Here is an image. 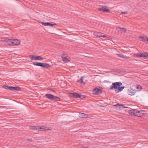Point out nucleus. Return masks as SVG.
I'll list each match as a JSON object with an SVG mask.
<instances>
[{"instance_id": "nucleus-37", "label": "nucleus", "mask_w": 148, "mask_h": 148, "mask_svg": "<svg viewBox=\"0 0 148 148\" xmlns=\"http://www.w3.org/2000/svg\"><path fill=\"white\" fill-rule=\"evenodd\" d=\"M27 141H30V142H32V140L30 139H28L27 140Z\"/></svg>"}, {"instance_id": "nucleus-1", "label": "nucleus", "mask_w": 148, "mask_h": 148, "mask_svg": "<svg viewBox=\"0 0 148 148\" xmlns=\"http://www.w3.org/2000/svg\"><path fill=\"white\" fill-rule=\"evenodd\" d=\"M143 111L141 110H138L136 109H132L129 112L130 114L136 116L138 117H141L143 116L144 113H143Z\"/></svg>"}, {"instance_id": "nucleus-11", "label": "nucleus", "mask_w": 148, "mask_h": 148, "mask_svg": "<svg viewBox=\"0 0 148 148\" xmlns=\"http://www.w3.org/2000/svg\"><path fill=\"white\" fill-rule=\"evenodd\" d=\"M12 39H9L7 38H5L4 39V41L6 43L9 45H12Z\"/></svg>"}, {"instance_id": "nucleus-13", "label": "nucleus", "mask_w": 148, "mask_h": 148, "mask_svg": "<svg viewBox=\"0 0 148 148\" xmlns=\"http://www.w3.org/2000/svg\"><path fill=\"white\" fill-rule=\"evenodd\" d=\"M13 88L12 89V91H16L17 90L20 91L21 90V88L18 86H15V87H12Z\"/></svg>"}, {"instance_id": "nucleus-27", "label": "nucleus", "mask_w": 148, "mask_h": 148, "mask_svg": "<svg viewBox=\"0 0 148 148\" xmlns=\"http://www.w3.org/2000/svg\"><path fill=\"white\" fill-rule=\"evenodd\" d=\"M50 130L49 129L48 127H44L43 130V131H48V130Z\"/></svg>"}, {"instance_id": "nucleus-40", "label": "nucleus", "mask_w": 148, "mask_h": 148, "mask_svg": "<svg viewBox=\"0 0 148 148\" xmlns=\"http://www.w3.org/2000/svg\"><path fill=\"white\" fill-rule=\"evenodd\" d=\"M147 41H148V38H147Z\"/></svg>"}, {"instance_id": "nucleus-24", "label": "nucleus", "mask_w": 148, "mask_h": 148, "mask_svg": "<svg viewBox=\"0 0 148 148\" xmlns=\"http://www.w3.org/2000/svg\"><path fill=\"white\" fill-rule=\"evenodd\" d=\"M29 57L32 60H35V56H34V55H30L29 56Z\"/></svg>"}, {"instance_id": "nucleus-12", "label": "nucleus", "mask_w": 148, "mask_h": 148, "mask_svg": "<svg viewBox=\"0 0 148 148\" xmlns=\"http://www.w3.org/2000/svg\"><path fill=\"white\" fill-rule=\"evenodd\" d=\"M63 62H68L69 61V60L66 57L63 56H61Z\"/></svg>"}, {"instance_id": "nucleus-10", "label": "nucleus", "mask_w": 148, "mask_h": 148, "mask_svg": "<svg viewBox=\"0 0 148 148\" xmlns=\"http://www.w3.org/2000/svg\"><path fill=\"white\" fill-rule=\"evenodd\" d=\"M45 97L47 98L53 100L54 95L49 94H47L45 95Z\"/></svg>"}, {"instance_id": "nucleus-30", "label": "nucleus", "mask_w": 148, "mask_h": 148, "mask_svg": "<svg viewBox=\"0 0 148 148\" xmlns=\"http://www.w3.org/2000/svg\"><path fill=\"white\" fill-rule=\"evenodd\" d=\"M38 131H42L43 129V127H41L38 126Z\"/></svg>"}, {"instance_id": "nucleus-29", "label": "nucleus", "mask_w": 148, "mask_h": 148, "mask_svg": "<svg viewBox=\"0 0 148 148\" xmlns=\"http://www.w3.org/2000/svg\"><path fill=\"white\" fill-rule=\"evenodd\" d=\"M116 106H122L123 108H128V107H126L125 106H124L122 104H117L116 105Z\"/></svg>"}, {"instance_id": "nucleus-22", "label": "nucleus", "mask_w": 148, "mask_h": 148, "mask_svg": "<svg viewBox=\"0 0 148 148\" xmlns=\"http://www.w3.org/2000/svg\"><path fill=\"white\" fill-rule=\"evenodd\" d=\"M84 78V77H81L80 79L79 80H78L77 81V82H79L80 83H84L83 81V78Z\"/></svg>"}, {"instance_id": "nucleus-33", "label": "nucleus", "mask_w": 148, "mask_h": 148, "mask_svg": "<svg viewBox=\"0 0 148 148\" xmlns=\"http://www.w3.org/2000/svg\"><path fill=\"white\" fill-rule=\"evenodd\" d=\"M136 88L139 90H140L141 89V86H138Z\"/></svg>"}, {"instance_id": "nucleus-23", "label": "nucleus", "mask_w": 148, "mask_h": 148, "mask_svg": "<svg viewBox=\"0 0 148 148\" xmlns=\"http://www.w3.org/2000/svg\"><path fill=\"white\" fill-rule=\"evenodd\" d=\"M85 114L83 113H80L79 114V116L82 118H84V117H85Z\"/></svg>"}, {"instance_id": "nucleus-38", "label": "nucleus", "mask_w": 148, "mask_h": 148, "mask_svg": "<svg viewBox=\"0 0 148 148\" xmlns=\"http://www.w3.org/2000/svg\"><path fill=\"white\" fill-rule=\"evenodd\" d=\"M124 58H125V59H128L129 58V57H127L124 56Z\"/></svg>"}, {"instance_id": "nucleus-21", "label": "nucleus", "mask_w": 148, "mask_h": 148, "mask_svg": "<svg viewBox=\"0 0 148 148\" xmlns=\"http://www.w3.org/2000/svg\"><path fill=\"white\" fill-rule=\"evenodd\" d=\"M139 38L143 39V40H141V41H143V40L147 41V38L146 36L142 37L141 36H140Z\"/></svg>"}, {"instance_id": "nucleus-6", "label": "nucleus", "mask_w": 148, "mask_h": 148, "mask_svg": "<svg viewBox=\"0 0 148 148\" xmlns=\"http://www.w3.org/2000/svg\"><path fill=\"white\" fill-rule=\"evenodd\" d=\"M107 7L106 6H103L101 8H98V10L100 11H102L104 12H110V10L109 9H107Z\"/></svg>"}, {"instance_id": "nucleus-34", "label": "nucleus", "mask_w": 148, "mask_h": 148, "mask_svg": "<svg viewBox=\"0 0 148 148\" xmlns=\"http://www.w3.org/2000/svg\"><path fill=\"white\" fill-rule=\"evenodd\" d=\"M38 126H35V130H38Z\"/></svg>"}, {"instance_id": "nucleus-19", "label": "nucleus", "mask_w": 148, "mask_h": 148, "mask_svg": "<svg viewBox=\"0 0 148 148\" xmlns=\"http://www.w3.org/2000/svg\"><path fill=\"white\" fill-rule=\"evenodd\" d=\"M118 28H119L121 29V31L122 32H126V29L125 28H122L121 27H116L117 29H118Z\"/></svg>"}, {"instance_id": "nucleus-20", "label": "nucleus", "mask_w": 148, "mask_h": 148, "mask_svg": "<svg viewBox=\"0 0 148 148\" xmlns=\"http://www.w3.org/2000/svg\"><path fill=\"white\" fill-rule=\"evenodd\" d=\"M53 100H55V101H59L60 100V98L58 97H56L54 95V97H53Z\"/></svg>"}, {"instance_id": "nucleus-8", "label": "nucleus", "mask_w": 148, "mask_h": 148, "mask_svg": "<svg viewBox=\"0 0 148 148\" xmlns=\"http://www.w3.org/2000/svg\"><path fill=\"white\" fill-rule=\"evenodd\" d=\"M102 33H100V32H95L94 33V35L97 37H106V36L105 35H102Z\"/></svg>"}, {"instance_id": "nucleus-15", "label": "nucleus", "mask_w": 148, "mask_h": 148, "mask_svg": "<svg viewBox=\"0 0 148 148\" xmlns=\"http://www.w3.org/2000/svg\"><path fill=\"white\" fill-rule=\"evenodd\" d=\"M50 66V65L47 63H42L41 67L45 68H47Z\"/></svg>"}, {"instance_id": "nucleus-35", "label": "nucleus", "mask_w": 148, "mask_h": 148, "mask_svg": "<svg viewBox=\"0 0 148 148\" xmlns=\"http://www.w3.org/2000/svg\"><path fill=\"white\" fill-rule=\"evenodd\" d=\"M122 13L123 14H126L127 13V12H123Z\"/></svg>"}, {"instance_id": "nucleus-18", "label": "nucleus", "mask_w": 148, "mask_h": 148, "mask_svg": "<svg viewBox=\"0 0 148 148\" xmlns=\"http://www.w3.org/2000/svg\"><path fill=\"white\" fill-rule=\"evenodd\" d=\"M34 64L37 66L41 67L42 63L35 62H33Z\"/></svg>"}, {"instance_id": "nucleus-2", "label": "nucleus", "mask_w": 148, "mask_h": 148, "mask_svg": "<svg viewBox=\"0 0 148 148\" xmlns=\"http://www.w3.org/2000/svg\"><path fill=\"white\" fill-rule=\"evenodd\" d=\"M122 85V83L121 82L113 83L110 86V90H113L114 89L115 91L116 92V91H117V90L118 88Z\"/></svg>"}, {"instance_id": "nucleus-14", "label": "nucleus", "mask_w": 148, "mask_h": 148, "mask_svg": "<svg viewBox=\"0 0 148 148\" xmlns=\"http://www.w3.org/2000/svg\"><path fill=\"white\" fill-rule=\"evenodd\" d=\"M13 86H9L6 85H4L3 86V87L5 89H8L12 91Z\"/></svg>"}, {"instance_id": "nucleus-39", "label": "nucleus", "mask_w": 148, "mask_h": 148, "mask_svg": "<svg viewBox=\"0 0 148 148\" xmlns=\"http://www.w3.org/2000/svg\"><path fill=\"white\" fill-rule=\"evenodd\" d=\"M147 41H148V38H147Z\"/></svg>"}, {"instance_id": "nucleus-3", "label": "nucleus", "mask_w": 148, "mask_h": 148, "mask_svg": "<svg viewBox=\"0 0 148 148\" xmlns=\"http://www.w3.org/2000/svg\"><path fill=\"white\" fill-rule=\"evenodd\" d=\"M133 56L134 57L147 58L148 53L143 52L134 54L133 55Z\"/></svg>"}, {"instance_id": "nucleus-4", "label": "nucleus", "mask_w": 148, "mask_h": 148, "mask_svg": "<svg viewBox=\"0 0 148 148\" xmlns=\"http://www.w3.org/2000/svg\"><path fill=\"white\" fill-rule=\"evenodd\" d=\"M102 92V90L98 88H96L92 91L93 94L94 95H98Z\"/></svg>"}, {"instance_id": "nucleus-17", "label": "nucleus", "mask_w": 148, "mask_h": 148, "mask_svg": "<svg viewBox=\"0 0 148 148\" xmlns=\"http://www.w3.org/2000/svg\"><path fill=\"white\" fill-rule=\"evenodd\" d=\"M43 58L40 56H36L35 58V60H42Z\"/></svg>"}, {"instance_id": "nucleus-5", "label": "nucleus", "mask_w": 148, "mask_h": 148, "mask_svg": "<svg viewBox=\"0 0 148 148\" xmlns=\"http://www.w3.org/2000/svg\"><path fill=\"white\" fill-rule=\"evenodd\" d=\"M12 45L14 46L17 45H19L20 42L19 40L17 39H12Z\"/></svg>"}, {"instance_id": "nucleus-25", "label": "nucleus", "mask_w": 148, "mask_h": 148, "mask_svg": "<svg viewBox=\"0 0 148 148\" xmlns=\"http://www.w3.org/2000/svg\"><path fill=\"white\" fill-rule=\"evenodd\" d=\"M56 24L55 23H53V24L51 23H50L47 22V25L52 26L54 25H56Z\"/></svg>"}, {"instance_id": "nucleus-7", "label": "nucleus", "mask_w": 148, "mask_h": 148, "mask_svg": "<svg viewBox=\"0 0 148 148\" xmlns=\"http://www.w3.org/2000/svg\"><path fill=\"white\" fill-rule=\"evenodd\" d=\"M136 92V90L134 89L130 88L128 90V93L129 95H134Z\"/></svg>"}, {"instance_id": "nucleus-26", "label": "nucleus", "mask_w": 148, "mask_h": 148, "mask_svg": "<svg viewBox=\"0 0 148 148\" xmlns=\"http://www.w3.org/2000/svg\"><path fill=\"white\" fill-rule=\"evenodd\" d=\"M116 55L119 57H120V58H124V56L123 55H122L121 54H117Z\"/></svg>"}, {"instance_id": "nucleus-31", "label": "nucleus", "mask_w": 148, "mask_h": 148, "mask_svg": "<svg viewBox=\"0 0 148 148\" xmlns=\"http://www.w3.org/2000/svg\"><path fill=\"white\" fill-rule=\"evenodd\" d=\"M41 23L43 25L45 26H47V22L45 23L43 22Z\"/></svg>"}, {"instance_id": "nucleus-28", "label": "nucleus", "mask_w": 148, "mask_h": 148, "mask_svg": "<svg viewBox=\"0 0 148 148\" xmlns=\"http://www.w3.org/2000/svg\"><path fill=\"white\" fill-rule=\"evenodd\" d=\"M29 129L31 130H35V126H32L30 127Z\"/></svg>"}, {"instance_id": "nucleus-16", "label": "nucleus", "mask_w": 148, "mask_h": 148, "mask_svg": "<svg viewBox=\"0 0 148 148\" xmlns=\"http://www.w3.org/2000/svg\"><path fill=\"white\" fill-rule=\"evenodd\" d=\"M125 87L124 86H121V87H120V86L119 87L117 90V91H116V92L117 93L121 91Z\"/></svg>"}, {"instance_id": "nucleus-32", "label": "nucleus", "mask_w": 148, "mask_h": 148, "mask_svg": "<svg viewBox=\"0 0 148 148\" xmlns=\"http://www.w3.org/2000/svg\"><path fill=\"white\" fill-rule=\"evenodd\" d=\"M85 97L84 95H80L79 94V98L81 99H83L84 97Z\"/></svg>"}, {"instance_id": "nucleus-36", "label": "nucleus", "mask_w": 148, "mask_h": 148, "mask_svg": "<svg viewBox=\"0 0 148 148\" xmlns=\"http://www.w3.org/2000/svg\"><path fill=\"white\" fill-rule=\"evenodd\" d=\"M85 117H84V118H87L88 117V115L87 114H85V116H84Z\"/></svg>"}, {"instance_id": "nucleus-9", "label": "nucleus", "mask_w": 148, "mask_h": 148, "mask_svg": "<svg viewBox=\"0 0 148 148\" xmlns=\"http://www.w3.org/2000/svg\"><path fill=\"white\" fill-rule=\"evenodd\" d=\"M70 95L71 97L77 98H79V94L77 93L74 92L71 93Z\"/></svg>"}]
</instances>
